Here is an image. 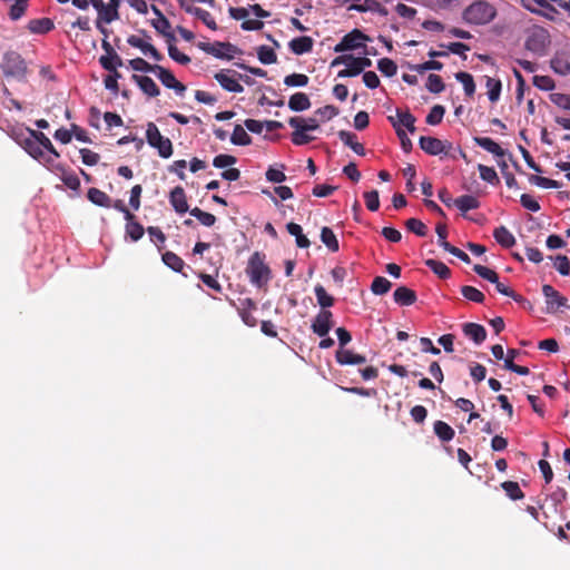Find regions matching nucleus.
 <instances>
[{
	"mask_svg": "<svg viewBox=\"0 0 570 570\" xmlns=\"http://www.w3.org/2000/svg\"><path fill=\"white\" fill-rule=\"evenodd\" d=\"M377 69L386 77H393L397 71L396 63L390 58H382L377 61Z\"/></svg>",
	"mask_w": 570,
	"mask_h": 570,
	"instance_id": "052dcab7",
	"label": "nucleus"
},
{
	"mask_svg": "<svg viewBox=\"0 0 570 570\" xmlns=\"http://www.w3.org/2000/svg\"><path fill=\"white\" fill-rule=\"evenodd\" d=\"M461 294L468 301L479 304H482L485 299L484 294L480 289L469 285H464L461 287Z\"/></svg>",
	"mask_w": 570,
	"mask_h": 570,
	"instance_id": "49530a36",
	"label": "nucleus"
},
{
	"mask_svg": "<svg viewBox=\"0 0 570 570\" xmlns=\"http://www.w3.org/2000/svg\"><path fill=\"white\" fill-rule=\"evenodd\" d=\"M286 229L287 232L295 237V240H296V245L297 247L299 248H307L309 247L311 245V242L309 239L303 234V229L301 227V225L296 224V223H288L286 225Z\"/></svg>",
	"mask_w": 570,
	"mask_h": 570,
	"instance_id": "7c9ffc66",
	"label": "nucleus"
},
{
	"mask_svg": "<svg viewBox=\"0 0 570 570\" xmlns=\"http://www.w3.org/2000/svg\"><path fill=\"white\" fill-rule=\"evenodd\" d=\"M145 234L144 226L138 223L135 218L127 220L126 235L130 237L132 242H138Z\"/></svg>",
	"mask_w": 570,
	"mask_h": 570,
	"instance_id": "a19ab883",
	"label": "nucleus"
},
{
	"mask_svg": "<svg viewBox=\"0 0 570 570\" xmlns=\"http://www.w3.org/2000/svg\"><path fill=\"white\" fill-rule=\"evenodd\" d=\"M309 78L304 73H292L284 78V83L287 87H305Z\"/></svg>",
	"mask_w": 570,
	"mask_h": 570,
	"instance_id": "680f3d73",
	"label": "nucleus"
},
{
	"mask_svg": "<svg viewBox=\"0 0 570 570\" xmlns=\"http://www.w3.org/2000/svg\"><path fill=\"white\" fill-rule=\"evenodd\" d=\"M87 198L95 205L109 208L111 206L110 197L102 190L91 187L88 189Z\"/></svg>",
	"mask_w": 570,
	"mask_h": 570,
	"instance_id": "c756f323",
	"label": "nucleus"
},
{
	"mask_svg": "<svg viewBox=\"0 0 570 570\" xmlns=\"http://www.w3.org/2000/svg\"><path fill=\"white\" fill-rule=\"evenodd\" d=\"M420 148L429 155H448L452 144L431 136H422L419 140Z\"/></svg>",
	"mask_w": 570,
	"mask_h": 570,
	"instance_id": "6e6552de",
	"label": "nucleus"
},
{
	"mask_svg": "<svg viewBox=\"0 0 570 570\" xmlns=\"http://www.w3.org/2000/svg\"><path fill=\"white\" fill-rule=\"evenodd\" d=\"M28 8V0H17L10 7L9 17L11 20H19L26 12Z\"/></svg>",
	"mask_w": 570,
	"mask_h": 570,
	"instance_id": "0e129e2a",
	"label": "nucleus"
},
{
	"mask_svg": "<svg viewBox=\"0 0 570 570\" xmlns=\"http://www.w3.org/2000/svg\"><path fill=\"white\" fill-rule=\"evenodd\" d=\"M233 72V70H220L214 75L215 80L227 91L240 94L244 91V87L238 82L237 79L230 77L228 73Z\"/></svg>",
	"mask_w": 570,
	"mask_h": 570,
	"instance_id": "4468645a",
	"label": "nucleus"
},
{
	"mask_svg": "<svg viewBox=\"0 0 570 570\" xmlns=\"http://www.w3.org/2000/svg\"><path fill=\"white\" fill-rule=\"evenodd\" d=\"M314 292H315L317 303L323 309H326L334 305V303H335L334 297L331 296L330 294H327V292L323 285L317 284L314 288Z\"/></svg>",
	"mask_w": 570,
	"mask_h": 570,
	"instance_id": "79ce46f5",
	"label": "nucleus"
},
{
	"mask_svg": "<svg viewBox=\"0 0 570 570\" xmlns=\"http://www.w3.org/2000/svg\"><path fill=\"white\" fill-rule=\"evenodd\" d=\"M151 24L158 32L168 37L169 41L175 40L174 35L168 32V30L170 29V22L165 16H161L157 20L151 21Z\"/></svg>",
	"mask_w": 570,
	"mask_h": 570,
	"instance_id": "e2e57ef3",
	"label": "nucleus"
},
{
	"mask_svg": "<svg viewBox=\"0 0 570 570\" xmlns=\"http://www.w3.org/2000/svg\"><path fill=\"white\" fill-rule=\"evenodd\" d=\"M501 488L511 500H521L524 498V493L515 481H504L501 483Z\"/></svg>",
	"mask_w": 570,
	"mask_h": 570,
	"instance_id": "a18cd8bd",
	"label": "nucleus"
},
{
	"mask_svg": "<svg viewBox=\"0 0 570 570\" xmlns=\"http://www.w3.org/2000/svg\"><path fill=\"white\" fill-rule=\"evenodd\" d=\"M161 259L166 266L175 272L180 273L184 269L185 262L174 252L164 253Z\"/></svg>",
	"mask_w": 570,
	"mask_h": 570,
	"instance_id": "e433bc0d",
	"label": "nucleus"
},
{
	"mask_svg": "<svg viewBox=\"0 0 570 570\" xmlns=\"http://www.w3.org/2000/svg\"><path fill=\"white\" fill-rule=\"evenodd\" d=\"M347 10L357 12H375L382 17L389 14V10L377 0H363L362 3H352Z\"/></svg>",
	"mask_w": 570,
	"mask_h": 570,
	"instance_id": "2eb2a0df",
	"label": "nucleus"
},
{
	"mask_svg": "<svg viewBox=\"0 0 570 570\" xmlns=\"http://www.w3.org/2000/svg\"><path fill=\"white\" fill-rule=\"evenodd\" d=\"M338 137L355 154H357L360 156H364L365 155V148H364V146L361 142H358L356 140V135L355 134H353L351 131H346V130H340L338 131Z\"/></svg>",
	"mask_w": 570,
	"mask_h": 570,
	"instance_id": "cd10ccee",
	"label": "nucleus"
},
{
	"mask_svg": "<svg viewBox=\"0 0 570 570\" xmlns=\"http://www.w3.org/2000/svg\"><path fill=\"white\" fill-rule=\"evenodd\" d=\"M434 433L442 442H449L454 438V430L443 421H435L434 425Z\"/></svg>",
	"mask_w": 570,
	"mask_h": 570,
	"instance_id": "72a5a7b5",
	"label": "nucleus"
},
{
	"mask_svg": "<svg viewBox=\"0 0 570 570\" xmlns=\"http://www.w3.org/2000/svg\"><path fill=\"white\" fill-rule=\"evenodd\" d=\"M409 232L414 233L420 237H424L428 233L426 225L417 218H410L405 222Z\"/></svg>",
	"mask_w": 570,
	"mask_h": 570,
	"instance_id": "13d9d810",
	"label": "nucleus"
},
{
	"mask_svg": "<svg viewBox=\"0 0 570 570\" xmlns=\"http://www.w3.org/2000/svg\"><path fill=\"white\" fill-rule=\"evenodd\" d=\"M38 132L33 130V136L27 137L20 145V147L33 159L40 160L46 158L45 153L40 149V142L38 140Z\"/></svg>",
	"mask_w": 570,
	"mask_h": 570,
	"instance_id": "dca6fc26",
	"label": "nucleus"
},
{
	"mask_svg": "<svg viewBox=\"0 0 570 570\" xmlns=\"http://www.w3.org/2000/svg\"><path fill=\"white\" fill-rule=\"evenodd\" d=\"M332 312L322 309L312 323V331L320 337H325L332 328Z\"/></svg>",
	"mask_w": 570,
	"mask_h": 570,
	"instance_id": "f8f14e48",
	"label": "nucleus"
},
{
	"mask_svg": "<svg viewBox=\"0 0 570 570\" xmlns=\"http://www.w3.org/2000/svg\"><path fill=\"white\" fill-rule=\"evenodd\" d=\"M55 28V23L50 18L32 19L28 22V29L31 33L45 35Z\"/></svg>",
	"mask_w": 570,
	"mask_h": 570,
	"instance_id": "a878e982",
	"label": "nucleus"
},
{
	"mask_svg": "<svg viewBox=\"0 0 570 570\" xmlns=\"http://www.w3.org/2000/svg\"><path fill=\"white\" fill-rule=\"evenodd\" d=\"M368 40L370 38L360 29H353L351 32L346 33L334 47V51L345 52L350 50H357L360 48H364V41Z\"/></svg>",
	"mask_w": 570,
	"mask_h": 570,
	"instance_id": "423d86ee",
	"label": "nucleus"
},
{
	"mask_svg": "<svg viewBox=\"0 0 570 570\" xmlns=\"http://www.w3.org/2000/svg\"><path fill=\"white\" fill-rule=\"evenodd\" d=\"M550 100L563 110H570V95L554 92L550 95Z\"/></svg>",
	"mask_w": 570,
	"mask_h": 570,
	"instance_id": "774afa93",
	"label": "nucleus"
},
{
	"mask_svg": "<svg viewBox=\"0 0 570 570\" xmlns=\"http://www.w3.org/2000/svg\"><path fill=\"white\" fill-rule=\"evenodd\" d=\"M230 141L237 146H248L252 142V138L240 125H236Z\"/></svg>",
	"mask_w": 570,
	"mask_h": 570,
	"instance_id": "c03bdc74",
	"label": "nucleus"
},
{
	"mask_svg": "<svg viewBox=\"0 0 570 570\" xmlns=\"http://www.w3.org/2000/svg\"><path fill=\"white\" fill-rule=\"evenodd\" d=\"M187 13L194 14L202 20L210 30H217V23L213 16L202 8H188Z\"/></svg>",
	"mask_w": 570,
	"mask_h": 570,
	"instance_id": "ea45409f",
	"label": "nucleus"
},
{
	"mask_svg": "<svg viewBox=\"0 0 570 570\" xmlns=\"http://www.w3.org/2000/svg\"><path fill=\"white\" fill-rule=\"evenodd\" d=\"M2 70L4 77L24 81L28 72V66L20 53L17 51H7L3 55Z\"/></svg>",
	"mask_w": 570,
	"mask_h": 570,
	"instance_id": "7ed1b4c3",
	"label": "nucleus"
},
{
	"mask_svg": "<svg viewBox=\"0 0 570 570\" xmlns=\"http://www.w3.org/2000/svg\"><path fill=\"white\" fill-rule=\"evenodd\" d=\"M128 45L134 48L139 49L144 55L151 57L156 61H160L164 59V56L157 50V48L148 41L142 40L141 38L131 35L127 38Z\"/></svg>",
	"mask_w": 570,
	"mask_h": 570,
	"instance_id": "ddd939ff",
	"label": "nucleus"
},
{
	"mask_svg": "<svg viewBox=\"0 0 570 570\" xmlns=\"http://www.w3.org/2000/svg\"><path fill=\"white\" fill-rule=\"evenodd\" d=\"M99 63L107 71H117V68L124 65L122 59L117 52L110 56H101L99 58Z\"/></svg>",
	"mask_w": 570,
	"mask_h": 570,
	"instance_id": "37998d69",
	"label": "nucleus"
},
{
	"mask_svg": "<svg viewBox=\"0 0 570 570\" xmlns=\"http://www.w3.org/2000/svg\"><path fill=\"white\" fill-rule=\"evenodd\" d=\"M478 169H479L480 177L482 180H484L491 185L500 184V179H499L498 174L493 167H489V166L479 164Z\"/></svg>",
	"mask_w": 570,
	"mask_h": 570,
	"instance_id": "09e8293b",
	"label": "nucleus"
},
{
	"mask_svg": "<svg viewBox=\"0 0 570 570\" xmlns=\"http://www.w3.org/2000/svg\"><path fill=\"white\" fill-rule=\"evenodd\" d=\"M198 48L215 58L226 60H232L235 55L242 53V50L230 42H199Z\"/></svg>",
	"mask_w": 570,
	"mask_h": 570,
	"instance_id": "39448f33",
	"label": "nucleus"
},
{
	"mask_svg": "<svg viewBox=\"0 0 570 570\" xmlns=\"http://www.w3.org/2000/svg\"><path fill=\"white\" fill-rule=\"evenodd\" d=\"M169 202L178 214L188 212L187 197L181 186H176L169 194Z\"/></svg>",
	"mask_w": 570,
	"mask_h": 570,
	"instance_id": "f3484780",
	"label": "nucleus"
},
{
	"mask_svg": "<svg viewBox=\"0 0 570 570\" xmlns=\"http://www.w3.org/2000/svg\"><path fill=\"white\" fill-rule=\"evenodd\" d=\"M311 107V100L304 92H295L289 97L288 108L293 111H304Z\"/></svg>",
	"mask_w": 570,
	"mask_h": 570,
	"instance_id": "c85d7f7f",
	"label": "nucleus"
},
{
	"mask_svg": "<svg viewBox=\"0 0 570 570\" xmlns=\"http://www.w3.org/2000/svg\"><path fill=\"white\" fill-rule=\"evenodd\" d=\"M289 49L295 55H304L313 49V39L308 36L294 38L288 43Z\"/></svg>",
	"mask_w": 570,
	"mask_h": 570,
	"instance_id": "b1692460",
	"label": "nucleus"
},
{
	"mask_svg": "<svg viewBox=\"0 0 570 570\" xmlns=\"http://www.w3.org/2000/svg\"><path fill=\"white\" fill-rule=\"evenodd\" d=\"M7 135L14 140L19 146L30 136H33V129L26 127L22 124L10 125L6 129Z\"/></svg>",
	"mask_w": 570,
	"mask_h": 570,
	"instance_id": "5701e85b",
	"label": "nucleus"
},
{
	"mask_svg": "<svg viewBox=\"0 0 570 570\" xmlns=\"http://www.w3.org/2000/svg\"><path fill=\"white\" fill-rule=\"evenodd\" d=\"M132 80L150 98L157 97L160 94L157 83L148 76L132 75Z\"/></svg>",
	"mask_w": 570,
	"mask_h": 570,
	"instance_id": "a211bd4d",
	"label": "nucleus"
},
{
	"mask_svg": "<svg viewBox=\"0 0 570 570\" xmlns=\"http://www.w3.org/2000/svg\"><path fill=\"white\" fill-rule=\"evenodd\" d=\"M396 116L397 119H395L396 122H399V126L405 127L410 132L415 131V117L409 111H402L401 109H396Z\"/></svg>",
	"mask_w": 570,
	"mask_h": 570,
	"instance_id": "58836bf2",
	"label": "nucleus"
},
{
	"mask_svg": "<svg viewBox=\"0 0 570 570\" xmlns=\"http://www.w3.org/2000/svg\"><path fill=\"white\" fill-rule=\"evenodd\" d=\"M474 273H476L480 277L493 283H498V273L487 266L475 264L473 266Z\"/></svg>",
	"mask_w": 570,
	"mask_h": 570,
	"instance_id": "69168bd1",
	"label": "nucleus"
},
{
	"mask_svg": "<svg viewBox=\"0 0 570 570\" xmlns=\"http://www.w3.org/2000/svg\"><path fill=\"white\" fill-rule=\"evenodd\" d=\"M245 272L250 283L257 288L266 286L272 278V271L265 263V255L261 252L252 254Z\"/></svg>",
	"mask_w": 570,
	"mask_h": 570,
	"instance_id": "f03ea898",
	"label": "nucleus"
},
{
	"mask_svg": "<svg viewBox=\"0 0 570 570\" xmlns=\"http://www.w3.org/2000/svg\"><path fill=\"white\" fill-rule=\"evenodd\" d=\"M146 139L150 147L158 150L161 158H169L173 155V144L167 137H164L154 122L147 124Z\"/></svg>",
	"mask_w": 570,
	"mask_h": 570,
	"instance_id": "20e7f679",
	"label": "nucleus"
},
{
	"mask_svg": "<svg viewBox=\"0 0 570 570\" xmlns=\"http://www.w3.org/2000/svg\"><path fill=\"white\" fill-rule=\"evenodd\" d=\"M493 237L504 248H511L515 244V237L505 226L497 227L493 230Z\"/></svg>",
	"mask_w": 570,
	"mask_h": 570,
	"instance_id": "bb28decb",
	"label": "nucleus"
},
{
	"mask_svg": "<svg viewBox=\"0 0 570 570\" xmlns=\"http://www.w3.org/2000/svg\"><path fill=\"white\" fill-rule=\"evenodd\" d=\"M257 57L264 65H272L277 61V56L274 49L267 46H259L257 48Z\"/></svg>",
	"mask_w": 570,
	"mask_h": 570,
	"instance_id": "3c124183",
	"label": "nucleus"
},
{
	"mask_svg": "<svg viewBox=\"0 0 570 570\" xmlns=\"http://www.w3.org/2000/svg\"><path fill=\"white\" fill-rule=\"evenodd\" d=\"M445 114V108L442 105H435L431 108L430 112L428 114L425 121L428 125L436 126L441 124L443 117Z\"/></svg>",
	"mask_w": 570,
	"mask_h": 570,
	"instance_id": "864d4df0",
	"label": "nucleus"
},
{
	"mask_svg": "<svg viewBox=\"0 0 570 570\" xmlns=\"http://www.w3.org/2000/svg\"><path fill=\"white\" fill-rule=\"evenodd\" d=\"M122 0H111L109 3H104V8L100 9L98 18L104 20L105 23H110L119 19V7Z\"/></svg>",
	"mask_w": 570,
	"mask_h": 570,
	"instance_id": "412c9836",
	"label": "nucleus"
},
{
	"mask_svg": "<svg viewBox=\"0 0 570 570\" xmlns=\"http://www.w3.org/2000/svg\"><path fill=\"white\" fill-rule=\"evenodd\" d=\"M304 118L301 117H291L288 119V125L295 128L292 134V142L296 146L307 145L314 140L313 136H309L306 129H303Z\"/></svg>",
	"mask_w": 570,
	"mask_h": 570,
	"instance_id": "9d476101",
	"label": "nucleus"
},
{
	"mask_svg": "<svg viewBox=\"0 0 570 570\" xmlns=\"http://www.w3.org/2000/svg\"><path fill=\"white\" fill-rule=\"evenodd\" d=\"M473 141L495 157H503L505 155V150L490 137H474Z\"/></svg>",
	"mask_w": 570,
	"mask_h": 570,
	"instance_id": "393cba45",
	"label": "nucleus"
},
{
	"mask_svg": "<svg viewBox=\"0 0 570 570\" xmlns=\"http://www.w3.org/2000/svg\"><path fill=\"white\" fill-rule=\"evenodd\" d=\"M529 181L535 186L548 189H558L561 187L559 181L538 175H531Z\"/></svg>",
	"mask_w": 570,
	"mask_h": 570,
	"instance_id": "6e6d98bb",
	"label": "nucleus"
},
{
	"mask_svg": "<svg viewBox=\"0 0 570 570\" xmlns=\"http://www.w3.org/2000/svg\"><path fill=\"white\" fill-rule=\"evenodd\" d=\"M426 89L432 94H440L445 89V85L441 76L431 73L428 77Z\"/></svg>",
	"mask_w": 570,
	"mask_h": 570,
	"instance_id": "bf43d9fd",
	"label": "nucleus"
},
{
	"mask_svg": "<svg viewBox=\"0 0 570 570\" xmlns=\"http://www.w3.org/2000/svg\"><path fill=\"white\" fill-rule=\"evenodd\" d=\"M321 240L328 248L330 252H338L340 244L332 228L324 226L321 229Z\"/></svg>",
	"mask_w": 570,
	"mask_h": 570,
	"instance_id": "2f4dec72",
	"label": "nucleus"
},
{
	"mask_svg": "<svg viewBox=\"0 0 570 570\" xmlns=\"http://www.w3.org/2000/svg\"><path fill=\"white\" fill-rule=\"evenodd\" d=\"M393 298L400 306H410L416 302L417 296L413 289L406 286H399L393 293Z\"/></svg>",
	"mask_w": 570,
	"mask_h": 570,
	"instance_id": "4be33fe9",
	"label": "nucleus"
},
{
	"mask_svg": "<svg viewBox=\"0 0 570 570\" xmlns=\"http://www.w3.org/2000/svg\"><path fill=\"white\" fill-rule=\"evenodd\" d=\"M542 293L546 297L547 313L554 314L560 308L568 306L567 297L562 296L553 286L549 284L543 285Z\"/></svg>",
	"mask_w": 570,
	"mask_h": 570,
	"instance_id": "0eeeda50",
	"label": "nucleus"
},
{
	"mask_svg": "<svg viewBox=\"0 0 570 570\" xmlns=\"http://www.w3.org/2000/svg\"><path fill=\"white\" fill-rule=\"evenodd\" d=\"M391 286L392 284L387 278L383 276H376L372 282L371 291L375 295H384L391 289Z\"/></svg>",
	"mask_w": 570,
	"mask_h": 570,
	"instance_id": "8fccbe9b",
	"label": "nucleus"
},
{
	"mask_svg": "<svg viewBox=\"0 0 570 570\" xmlns=\"http://www.w3.org/2000/svg\"><path fill=\"white\" fill-rule=\"evenodd\" d=\"M238 315L245 325L255 327L257 325V318L253 315V312L257 309L256 302L253 298H244L236 306Z\"/></svg>",
	"mask_w": 570,
	"mask_h": 570,
	"instance_id": "9b49d317",
	"label": "nucleus"
},
{
	"mask_svg": "<svg viewBox=\"0 0 570 570\" xmlns=\"http://www.w3.org/2000/svg\"><path fill=\"white\" fill-rule=\"evenodd\" d=\"M189 213L204 226L210 227L216 223V217L213 214L204 212L198 207L190 209Z\"/></svg>",
	"mask_w": 570,
	"mask_h": 570,
	"instance_id": "5fc2aeb1",
	"label": "nucleus"
},
{
	"mask_svg": "<svg viewBox=\"0 0 570 570\" xmlns=\"http://www.w3.org/2000/svg\"><path fill=\"white\" fill-rule=\"evenodd\" d=\"M498 14L494 4L488 0H475L462 12V19L474 26H484L492 22Z\"/></svg>",
	"mask_w": 570,
	"mask_h": 570,
	"instance_id": "f257e3e1",
	"label": "nucleus"
},
{
	"mask_svg": "<svg viewBox=\"0 0 570 570\" xmlns=\"http://www.w3.org/2000/svg\"><path fill=\"white\" fill-rule=\"evenodd\" d=\"M533 85L544 91H550L554 89L556 83L554 80L550 76H534Z\"/></svg>",
	"mask_w": 570,
	"mask_h": 570,
	"instance_id": "338daca9",
	"label": "nucleus"
},
{
	"mask_svg": "<svg viewBox=\"0 0 570 570\" xmlns=\"http://www.w3.org/2000/svg\"><path fill=\"white\" fill-rule=\"evenodd\" d=\"M454 206L461 212L466 213L468 210L479 208L480 202L472 195H462L454 199Z\"/></svg>",
	"mask_w": 570,
	"mask_h": 570,
	"instance_id": "473e14b6",
	"label": "nucleus"
},
{
	"mask_svg": "<svg viewBox=\"0 0 570 570\" xmlns=\"http://www.w3.org/2000/svg\"><path fill=\"white\" fill-rule=\"evenodd\" d=\"M346 66H347V68L338 71V73H337L338 78L355 77L362 72V70H361L360 66L357 65V61L353 55L351 56Z\"/></svg>",
	"mask_w": 570,
	"mask_h": 570,
	"instance_id": "4d7b16f0",
	"label": "nucleus"
},
{
	"mask_svg": "<svg viewBox=\"0 0 570 570\" xmlns=\"http://www.w3.org/2000/svg\"><path fill=\"white\" fill-rule=\"evenodd\" d=\"M129 66L135 71L153 72L155 73L159 65H151L142 58H135L129 60Z\"/></svg>",
	"mask_w": 570,
	"mask_h": 570,
	"instance_id": "603ef678",
	"label": "nucleus"
},
{
	"mask_svg": "<svg viewBox=\"0 0 570 570\" xmlns=\"http://www.w3.org/2000/svg\"><path fill=\"white\" fill-rule=\"evenodd\" d=\"M387 119L396 131L402 149L405 153H410L413 148L411 139L407 137L406 132L399 126V122L395 121V118L393 116H389Z\"/></svg>",
	"mask_w": 570,
	"mask_h": 570,
	"instance_id": "f704fd0d",
	"label": "nucleus"
},
{
	"mask_svg": "<svg viewBox=\"0 0 570 570\" xmlns=\"http://www.w3.org/2000/svg\"><path fill=\"white\" fill-rule=\"evenodd\" d=\"M455 79L462 83L466 96L472 97L475 92V82L469 72L459 71L455 73Z\"/></svg>",
	"mask_w": 570,
	"mask_h": 570,
	"instance_id": "c9c22d12",
	"label": "nucleus"
},
{
	"mask_svg": "<svg viewBox=\"0 0 570 570\" xmlns=\"http://www.w3.org/2000/svg\"><path fill=\"white\" fill-rule=\"evenodd\" d=\"M336 361L341 365H357L366 363V357L361 354H356L351 350L340 348L335 354Z\"/></svg>",
	"mask_w": 570,
	"mask_h": 570,
	"instance_id": "aec40b11",
	"label": "nucleus"
},
{
	"mask_svg": "<svg viewBox=\"0 0 570 570\" xmlns=\"http://www.w3.org/2000/svg\"><path fill=\"white\" fill-rule=\"evenodd\" d=\"M485 86L488 88L489 100L492 102L498 101L500 98L501 88H502L501 81L499 79L487 77Z\"/></svg>",
	"mask_w": 570,
	"mask_h": 570,
	"instance_id": "de8ad7c7",
	"label": "nucleus"
},
{
	"mask_svg": "<svg viewBox=\"0 0 570 570\" xmlns=\"http://www.w3.org/2000/svg\"><path fill=\"white\" fill-rule=\"evenodd\" d=\"M425 265L441 279H448L451 276V269L440 261L430 258L425 261Z\"/></svg>",
	"mask_w": 570,
	"mask_h": 570,
	"instance_id": "4c0bfd02",
	"label": "nucleus"
},
{
	"mask_svg": "<svg viewBox=\"0 0 570 570\" xmlns=\"http://www.w3.org/2000/svg\"><path fill=\"white\" fill-rule=\"evenodd\" d=\"M155 75L166 88L175 90L179 96L185 94L186 86L178 81L170 70L159 65Z\"/></svg>",
	"mask_w": 570,
	"mask_h": 570,
	"instance_id": "1a4fd4ad",
	"label": "nucleus"
},
{
	"mask_svg": "<svg viewBox=\"0 0 570 570\" xmlns=\"http://www.w3.org/2000/svg\"><path fill=\"white\" fill-rule=\"evenodd\" d=\"M463 334L472 340L476 345L483 343L487 338V331L484 326L478 323H464L462 325Z\"/></svg>",
	"mask_w": 570,
	"mask_h": 570,
	"instance_id": "6ab92c4d",
	"label": "nucleus"
}]
</instances>
